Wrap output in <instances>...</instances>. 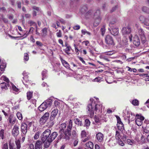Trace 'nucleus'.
<instances>
[{
  "label": "nucleus",
  "instance_id": "nucleus-1",
  "mask_svg": "<svg viewBox=\"0 0 149 149\" xmlns=\"http://www.w3.org/2000/svg\"><path fill=\"white\" fill-rule=\"evenodd\" d=\"M72 122L70 120L69 122V124L67 126V128L65 131V129L66 127V125L65 123L61 124L59 127L60 134V136L61 138L69 140L70 139L71 134V130L72 128Z\"/></svg>",
  "mask_w": 149,
  "mask_h": 149
},
{
  "label": "nucleus",
  "instance_id": "nucleus-2",
  "mask_svg": "<svg viewBox=\"0 0 149 149\" xmlns=\"http://www.w3.org/2000/svg\"><path fill=\"white\" fill-rule=\"evenodd\" d=\"M96 101L93 100L91 103H89L87 106L88 112L92 117L94 115V110L96 111L97 110L100 111L102 110V106L98 101V99L96 98Z\"/></svg>",
  "mask_w": 149,
  "mask_h": 149
},
{
  "label": "nucleus",
  "instance_id": "nucleus-3",
  "mask_svg": "<svg viewBox=\"0 0 149 149\" xmlns=\"http://www.w3.org/2000/svg\"><path fill=\"white\" fill-rule=\"evenodd\" d=\"M57 135L58 134L56 132H54L51 133V131L49 129H47L42 133L41 137V140L43 143H44L46 140L49 142H52Z\"/></svg>",
  "mask_w": 149,
  "mask_h": 149
},
{
  "label": "nucleus",
  "instance_id": "nucleus-4",
  "mask_svg": "<svg viewBox=\"0 0 149 149\" xmlns=\"http://www.w3.org/2000/svg\"><path fill=\"white\" fill-rule=\"evenodd\" d=\"M137 33L141 38L142 42L143 43H145L146 41V39L144 35V31L143 29L141 28L139 29V30H138Z\"/></svg>",
  "mask_w": 149,
  "mask_h": 149
},
{
  "label": "nucleus",
  "instance_id": "nucleus-5",
  "mask_svg": "<svg viewBox=\"0 0 149 149\" xmlns=\"http://www.w3.org/2000/svg\"><path fill=\"white\" fill-rule=\"evenodd\" d=\"M135 122L138 126H141L143 123V121L144 120V118L139 115L137 114L135 116Z\"/></svg>",
  "mask_w": 149,
  "mask_h": 149
},
{
  "label": "nucleus",
  "instance_id": "nucleus-6",
  "mask_svg": "<svg viewBox=\"0 0 149 149\" xmlns=\"http://www.w3.org/2000/svg\"><path fill=\"white\" fill-rule=\"evenodd\" d=\"M105 42L109 46H113L115 45L112 38L109 35H107L105 38Z\"/></svg>",
  "mask_w": 149,
  "mask_h": 149
},
{
  "label": "nucleus",
  "instance_id": "nucleus-7",
  "mask_svg": "<svg viewBox=\"0 0 149 149\" xmlns=\"http://www.w3.org/2000/svg\"><path fill=\"white\" fill-rule=\"evenodd\" d=\"M117 119V126L119 130L123 131L124 130V127L123 124L121 121L120 118L118 116H116Z\"/></svg>",
  "mask_w": 149,
  "mask_h": 149
},
{
  "label": "nucleus",
  "instance_id": "nucleus-8",
  "mask_svg": "<svg viewBox=\"0 0 149 149\" xmlns=\"http://www.w3.org/2000/svg\"><path fill=\"white\" fill-rule=\"evenodd\" d=\"M49 116L48 112H46L41 117L40 120V123L41 125L44 124L48 120Z\"/></svg>",
  "mask_w": 149,
  "mask_h": 149
},
{
  "label": "nucleus",
  "instance_id": "nucleus-9",
  "mask_svg": "<svg viewBox=\"0 0 149 149\" xmlns=\"http://www.w3.org/2000/svg\"><path fill=\"white\" fill-rule=\"evenodd\" d=\"M131 31V28L129 26H127L123 28L121 32L125 36L129 35Z\"/></svg>",
  "mask_w": 149,
  "mask_h": 149
},
{
  "label": "nucleus",
  "instance_id": "nucleus-10",
  "mask_svg": "<svg viewBox=\"0 0 149 149\" xmlns=\"http://www.w3.org/2000/svg\"><path fill=\"white\" fill-rule=\"evenodd\" d=\"M19 134V127L16 125H15L12 130V134L15 137H16Z\"/></svg>",
  "mask_w": 149,
  "mask_h": 149
},
{
  "label": "nucleus",
  "instance_id": "nucleus-11",
  "mask_svg": "<svg viewBox=\"0 0 149 149\" xmlns=\"http://www.w3.org/2000/svg\"><path fill=\"white\" fill-rule=\"evenodd\" d=\"M111 29L109 28V30L110 31L111 33L113 36H115L117 35L118 33V29L115 25H114L112 26V28H110Z\"/></svg>",
  "mask_w": 149,
  "mask_h": 149
},
{
  "label": "nucleus",
  "instance_id": "nucleus-12",
  "mask_svg": "<svg viewBox=\"0 0 149 149\" xmlns=\"http://www.w3.org/2000/svg\"><path fill=\"white\" fill-rule=\"evenodd\" d=\"M104 135L101 132L97 133L95 136V138L99 142H102L104 140Z\"/></svg>",
  "mask_w": 149,
  "mask_h": 149
},
{
  "label": "nucleus",
  "instance_id": "nucleus-13",
  "mask_svg": "<svg viewBox=\"0 0 149 149\" xmlns=\"http://www.w3.org/2000/svg\"><path fill=\"white\" fill-rule=\"evenodd\" d=\"M27 125L25 123H22L21 124V128L22 134H26L27 132Z\"/></svg>",
  "mask_w": 149,
  "mask_h": 149
},
{
  "label": "nucleus",
  "instance_id": "nucleus-14",
  "mask_svg": "<svg viewBox=\"0 0 149 149\" xmlns=\"http://www.w3.org/2000/svg\"><path fill=\"white\" fill-rule=\"evenodd\" d=\"M1 88L3 91H5L8 89L10 86L9 83L2 82L0 84Z\"/></svg>",
  "mask_w": 149,
  "mask_h": 149
},
{
  "label": "nucleus",
  "instance_id": "nucleus-15",
  "mask_svg": "<svg viewBox=\"0 0 149 149\" xmlns=\"http://www.w3.org/2000/svg\"><path fill=\"white\" fill-rule=\"evenodd\" d=\"M58 110L57 109H54L51 112L50 117L51 120H53L55 118L58 113Z\"/></svg>",
  "mask_w": 149,
  "mask_h": 149
},
{
  "label": "nucleus",
  "instance_id": "nucleus-16",
  "mask_svg": "<svg viewBox=\"0 0 149 149\" xmlns=\"http://www.w3.org/2000/svg\"><path fill=\"white\" fill-rule=\"evenodd\" d=\"M42 141L38 140L36 141L35 143V149H41L42 146Z\"/></svg>",
  "mask_w": 149,
  "mask_h": 149
},
{
  "label": "nucleus",
  "instance_id": "nucleus-17",
  "mask_svg": "<svg viewBox=\"0 0 149 149\" xmlns=\"http://www.w3.org/2000/svg\"><path fill=\"white\" fill-rule=\"evenodd\" d=\"M48 107L47 103L45 102H43L38 107V109L41 111L45 110Z\"/></svg>",
  "mask_w": 149,
  "mask_h": 149
},
{
  "label": "nucleus",
  "instance_id": "nucleus-18",
  "mask_svg": "<svg viewBox=\"0 0 149 149\" xmlns=\"http://www.w3.org/2000/svg\"><path fill=\"white\" fill-rule=\"evenodd\" d=\"M116 141L114 137H112L108 141L109 145L111 146H114L116 143Z\"/></svg>",
  "mask_w": 149,
  "mask_h": 149
},
{
  "label": "nucleus",
  "instance_id": "nucleus-19",
  "mask_svg": "<svg viewBox=\"0 0 149 149\" xmlns=\"http://www.w3.org/2000/svg\"><path fill=\"white\" fill-rule=\"evenodd\" d=\"M60 60L63 65L66 68L70 69V65L67 62L63 60L61 57H60Z\"/></svg>",
  "mask_w": 149,
  "mask_h": 149
},
{
  "label": "nucleus",
  "instance_id": "nucleus-20",
  "mask_svg": "<svg viewBox=\"0 0 149 149\" xmlns=\"http://www.w3.org/2000/svg\"><path fill=\"white\" fill-rule=\"evenodd\" d=\"M128 41L126 38H124V39L120 42L121 47H125L128 46Z\"/></svg>",
  "mask_w": 149,
  "mask_h": 149
},
{
  "label": "nucleus",
  "instance_id": "nucleus-21",
  "mask_svg": "<svg viewBox=\"0 0 149 149\" xmlns=\"http://www.w3.org/2000/svg\"><path fill=\"white\" fill-rule=\"evenodd\" d=\"M94 25L95 26H97L100 23L101 20V17H97V18L94 17Z\"/></svg>",
  "mask_w": 149,
  "mask_h": 149
},
{
  "label": "nucleus",
  "instance_id": "nucleus-22",
  "mask_svg": "<svg viewBox=\"0 0 149 149\" xmlns=\"http://www.w3.org/2000/svg\"><path fill=\"white\" fill-rule=\"evenodd\" d=\"M3 107H5L2 110V112L4 113L5 116L8 115V113L10 111L9 108L8 107H6L5 105L3 106Z\"/></svg>",
  "mask_w": 149,
  "mask_h": 149
},
{
  "label": "nucleus",
  "instance_id": "nucleus-23",
  "mask_svg": "<svg viewBox=\"0 0 149 149\" xmlns=\"http://www.w3.org/2000/svg\"><path fill=\"white\" fill-rule=\"evenodd\" d=\"M65 46L66 47V48L64 49V51L66 53L68 54L69 53V52L72 49L71 47L67 43H65Z\"/></svg>",
  "mask_w": 149,
  "mask_h": 149
},
{
  "label": "nucleus",
  "instance_id": "nucleus-24",
  "mask_svg": "<svg viewBox=\"0 0 149 149\" xmlns=\"http://www.w3.org/2000/svg\"><path fill=\"white\" fill-rule=\"evenodd\" d=\"M115 138L117 140H120L122 138L120 132L118 130H116V132Z\"/></svg>",
  "mask_w": 149,
  "mask_h": 149
},
{
  "label": "nucleus",
  "instance_id": "nucleus-25",
  "mask_svg": "<svg viewBox=\"0 0 149 149\" xmlns=\"http://www.w3.org/2000/svg\"><path fill=\"white\" fill-rule=\"evenodd\" d=\"M15 143L17 149H20L21 148V141L19 139L16 140L15 141Z\"/></svg>",
  "mask_w": 149,
  "mask_h": 149
},
{
  "label": "nucleus",
  "instance_id": "nucleus-26",
  "mask_svg": "<svg viewBox=\"0 0 149 149\" xmlns=\"http://www.w3.org/2000/svg\"><path fill=\"white\" fill-rule=\"evenodd\" d=\"M86 146L91 149H93V144L91 141H88L86 144Z\"/></svg>",
  "mask_w": 149,
  "mask_h": 149
},
{
  "label": "nucleus",
  "instance_id": "nucleus-27",
  "mask_svg": "<svg viewBox=\"0 0 149 149\" xmlns=\"http://www.w3.org/2000/svg\"><path fill=\"white\" fill-rule=\"evenodd\" d=\"M9 149H17L15 144L10 141L9 143Z\"/></svg>",
  "mask_w": 149,
  "mask_h": 149
},
{
  "label": "nucleus",
  "instance_id": "nucleus-28",
  "mask_svg": "<svg viewBox=\"0 0 149 149\" xmlns=\"http://www.w3.org/2000/svg\"><path fill=\"white\" fill-rule=\"evenodd\" d=\"M77 136V134L76 130H73L72 132V135H71L70 137H71V138L72 139H74L76 138Z\"/></svg>",
  "mask_w": 149,
  "mask_h": 149
},
{
  "label": "nucleus",
  "instance_id": "nucleus-29",
  "mask_svg": "<svg viewBox=\"0 0 149 149\" xmlns=\"http://www.w3.org/2000/svg\"><path fill=\"white\" fill-rule=\"evenodd\" d=\"M0 79L1 80H3L4 81H6V83H10V81L5 76H2L1 77Z\"/></svg>",
  "mask_w": 149,
  "mask_h": 149
},
{
  "label": "nucleus",
  "instance_id": "nucleus-30",
  "mask_svg": "<svg viewBox=\"0 0 149 149\" xmlns=\"http://www.w3.org/2000/svg\"><path fill=\"white\" fill-rule=\"evenodd\" d=\"M133 43L136 46H138L140 44L139 40L138 38L136 39L133 41Z\"/></svg>",
  "mask_w": 149,
  "mask_h": 149
},
{
  "label": "nucleus",
  "instance_id": "nucleus-31",
  "mask_svg": "<svg viewBox=\"0 0 149 149\" xmlns=\"http://www.w3.org/2000/svg\"><path fill=\"white\" fill-rule=\"evenodd\" d=\"M52 141H48L47 140H46V141L44 142V147L45 148H49L50 145L51 143L52 142Z\"/></svg>",
  "mask_w": 149,
  "mask_h": 149
},
{
  "label": "nucleus",
  "instance_id": "nucleus-32",
  "mask_svg": "<svg viewBox=\"0 0 149 149\" xmlns=\"http://www.w3.org/2000/svg\"><path fill=\"white\" fill-rule=\"evenodd\" d=\"M128 119L130 121H133L134 120V119L135 118V116L134 115L133 113H131L129 116H127Z\"/></svg>",
  "mask_w": 149,
  "mask_h": 149
},
{
  "label": "nucleus",
  "instance_id": "nucleus-33",
  "mask_svg": "<svg viewBox=\"0 0 149 149\" xmlns=\"http://www.w3.org/2000/svg\"><path fill=\"white\" fill-rule=\"evenodd\" d=\"M6 67V64L5 63L2 62L0 66V68L1 71L4 70V69Z\"/></svg>",
  "mask_w": 149,
  "mask_h": 149
},
{
  "label": "nucleus",
  "instance_id": "nucleus-34",
  "mask_svg": "<svg viewBox=\"0 0 149 149\" xmlns=\"http://www.w3.org/2000/svg\"><path fill=\"white\" fill-rule=\"evenodd\" d=\"M100 11L99 10H97L96 12L94 14V17L95 18H97V17H101L100 16Z\"/></svg>",
  "mask_w": 149,
  "mask_h": 149
},
{
  "label": "nucleus",
  "instance_id": "nucleus-35",
  "mask_svg": "<svg viewBox=\"0 0 149 149\" xmlns=\"http://www.w3.org/2000/svg\"><path fill=\"white\" fill-rule=\"evenodd\" d=\"M131 103L134 106H137L139 104V102L137 99H135L133 100Z\"/></svg>",
  "mask_w": 149,
  "mask_h": 149
},
{
  "label": "nucleus",
  "instance_id": "nucleus-36",
  "mask_svg": "<svg viewBox=\"0 0 149 149\" xmlns=\"http://www.w3.org/2000/svg\"><path fill=\"white\" fill-rule=\"evenodd\" d=\"M4 130L3 129H1L0 131V137L3 140L5 138Z\"/></svg>",
  "mask_w": 149,
  "mask_h": 149
},
{
  "label": "nucleus",
  "instance_id": "nucleus-37",
  "mask_svg": "<svg viewBox=\"0 0 149 149\" xmlns=\"http://www.w3.org/2000/svg\"><path fill=\"white\" fill-rule=\"evenodd\" d=\"M142 11L146 13H149V8L146 6H143L142 8Z\"/></svg>",
  "mask_w": 149,
  "mask_h": 149
},
{
  "label": "nucleus",
  "instance_id": "nucleus-38",
  "mask_svg": "<svg viewBox=\"0 0 149 149\" xmlns=\"http://www.w3.org/2000/svg\"><path fill=\"white\" fill-rule=\"evenodd\" d=\"M33 92L29 91L27 93V97L28 100H30L32 96Z\"/></svg>",
  "mask_w": 149,
  "mask_h": 149
},
{
  "label": "nucleus",
  "instance_id": "nucleus-39",
  "mask_svg": "<svg viewBox=\"0 0 149 149\" xmlns=\"http://www.w3.org/2000/svg\"><path fill=\"white\" fill-rule=\"evenodd\" d=\"M47 72L46 70H43L42 72V79L43 80L44 79L46 78L47 75Z\"/></svg>",
  "mask_w": 149,
  "mask_h": 149
},
{
  "label": "nucleus",
  "instance_id": "nucleus-40",
  "mask_svg": "<svg viewBox=\"0 0 149 149\" xmlns=\"http://www.w3.org/2000/svg\"><path fill=\"white\" fill-rule=\"evenodd\" d=\"M86 133L84 130H82L81 131V138H84L85 137H86Z\"/></svg>",
  "mask_w": 149,
  "mask_h": 149
},
{
  "label": "nucleus",
  "instance_id": "nucleus-41",
  "mask_svg": "<svg viewBox=\"0 0 149 149\" xmlns=\"http://www.w3.org/2000/svg\"><path fill=\"white\" fill-rule=\"evenodd\" d=\"M75 123L77 125H81L82 124V123L79 119L76 118L74 119Z\"/></svg>",
  "mask_w": 149,
  "mask_h": 149
},
{
  "label": "nucleus",
  "instance_id": "nucleus-42",
  "mask_svg": "<svg viewBox=\"0 0 149 149\" xmlns=\"http://www.w3.org/2000/svg\"><path fill=\"white\" fill-rule=\"evenodd\" d=\"M42 36L43 37L47 35V29L46 28H44L42 30Z\"/></svg>",
  "mask_w": 149,
  "mask_h": 149
},
{
  "label": "nucleus",
  "instance_id": "nucleus-43",
  "mask_svg": "<svg viewBox=\"0 0 149 149\" xmlns=\"http://www.w3.org/2000/svg\"><path fill=\"white\" fill-rule=\"evenodd\" d=\"M87 10V8L86 6H83L81 8V12L82 13H85Z\"/></svg>",
  "mask_w": 149,
  "mask_h": 149
},
{
  "label": "nucleus",
  "instance_id": "nucleus-44",
  "mask_svg": "<svg viewBox=\"0 0 149 149\" xmlns=\"http://www.w3.org/2000/svg\"><path fill=\"white\" fill-rule=\"evenodd\" d=\"M143 24L146 26H149V16L146 18Z\"/></svg>",
  "mask_w": 149,
  "mask_h": 149
},
{
  "label": "nucleus",
  "instance_id": "nucleus-45",
  "mask_svg": "<svg viewBox=\"0 0 149 149\" xmlns=\"http://www.w3.org/2000/svg\"><path fill=\"white\" fill-rule=\"evenodd\" d=\"M146 18L143 16H141L139 18V20L141 23H143Z\"/></svg>",
  "mask_w": 149,
  "mask_h": 149
},
{
  "label": "nucleus",
  "instance_id": "nucleus-46",
  "mask_svg": "<svg viewBox=\"0 0 149 149\" xmlns=\"http://www.w3.org/2000/svg\"><path fill=\"white\" fill-rule=\"evenodd\" d=\"M47 103V106H50L52 104V100L51 99H49L45 102Z\"/></svg>",
  "mask_w": 149,
  "mask_h": 149
},
{
  "label": "nucleus",
  "instance_id": "nucleus-47",
  "mask_svg": "<svg viewBox=\"0 0 149 149\" xmlns=\"http://www.w3.org/2000/svg\"><path fill=\"white\" fill-rule=\"evenodd\" d=\"M10 84H11L12 86V89L13 90L16 92H18L19 91V89L18 88H17L15 85L13 84L11 82H10Z\"/></svg>",
  "mask_w": 149,
  "mask_h": 149
},
{
  "label": "nucleus",
  "instance_id": "nucleus-48",
  "mask_svg": "<svg viewBox=\"0 0 149 149\" xmlns=\"http://www.w3.org/2000/svg\"><path fill=\"white\" fill-rule=\"evenodd\" d=\"M40 133V132H36L34 136V139L36 140L38 139L39 137Z\"/></svg>",
  "mask_w": 149,
  "mask_h": 149
},
{
  "label": "nucleus",
  "instance_id": "nucleus-49",
  "mask_svg": "<svg viewBox=\"0 0 149 149\" xmlns=\"http://www.w3.org/2000/svg\"><path fill=\"white\" fill-rule=\"evenodd\" d=\"M17 116L19 120H22V115L21 113L20 112H18L17 114Z\"/></svg>",
  "mask_w": 149,
  "mask_h": 149
},
{
  "label": "nucleus",
  "instance_id": "nucleus-50",
  "mask_svg": "<svg viewBox=\"0 0 149 149\" xmlns=\"http://www.w3.org/2000/svg\"><path fill=\"white\" fill-rule=\"evenodd\" d=\"M90 122L88 119H86L85 121V126L88 127L90 125Z\"/></svg>",
  "mask_w": 149,
  "mask_h": 149
},
{
  "label": "nucleus",
  "instance_id": "nucleus-51",
  "mask_svg": "<svg viewBox=\"0 0 149 149\" xmlns=\"http://www.w3.org/2000/svg\"><path fill=\"white\" fill-rule=\"evenodd\" d=\"M127 142L129 144L131 145L134 143V140H131L130 139H127Z\"/></svg>",
  "mask_w": 149,
  "mask_h": 149
},
{
  "label": "nucleus",
  "instance_id": "nucleus-52",
  "mask_svg": "<svg viewBox=\"0 0 149 149\" xmlns=\"http://www.w3.org/2000/svg\"><path fill=\"white\" fill-rule=\"evenodd\" d=\"M22 74L24 76V77H23V78L24 80V79L25 78H28V73L24 71L23 72Z\"/></svg>",
  "mask_w": 149,
  "mask_h": 149
},
{
  "label": "nucleus",
  "instance_id": "nucleus-53",
  "mask_svg": "<svg viewBox=\"0 0 149 149\" xmlns=\"http://www.w3.org/2000/svg\"><path fill=\"white\" fill-rule=\"evenodd\" d=\"M29 59V56L27 53H25L24 56V59L25 61H28Z\"/></svg>",
  "mask_w": 149,
  "mask_h": 149
},
{
  "label": "nucleus",
  "instance_id": "nucleus-54",
  "mask_svg": "<svg viewBox=\"0 0 149 149\" xmlns=\"http://www.w3.org/2000/svg\"><path fill=\"white\" fill-rule=\"evenodd\" d=\"M101 31L102 32V35L104 36L105 31V27L104 26H103L101 28Z\"/></svg>",
  "mask_w": 149,
  "mask_h": 149
},
{
  "label": "nucleus",
  "instance_id": "nucleus-55",
  "mask_svg": "<svg viewBox=\"0 0 149 149\" xmlns=\"http://www.w3.org/2000/svg\"><path fill=\"white\" fill-rule=\"evenodd\" d=\"M2 149H8V144L7 143L4 144L2 147Z\"/></svg>",
  "mask_w": 149,
  "mask_h": 149
},
{
  "label": "nucleus",
  "instance_id": "nucleus-56",
  "mask_svg": "<svg viewBox=\"0 0 149 149\" xmlns=\"http://www.w3.org/2000/svg\"><path fill=\"white\" fill-rule=\"evenodd\" d=\"M56 35L58 37H61L62 36V33L61 31L59 30V31L56 33Z\"/></svg>",
  "mask_w": 149,
  "mask_h": 149
},
{
  "label": "nucleus",
  "instance_id": "nucleus-57",
  "mask_svg": "<svg viewBox=\"0 0 149 149\" xmlns=\"http://www.w3.org/2000/svg\"><path fill=\"white\" fill-rule=\"evenodd\" d=\"M101 80V78L100 77H98L95 78L93 80L95 82H100Z\"/></svg>",
  "mask_w": 149,
  "mask_h": 149
},
{
  "label": "nucleus",
  "instance_id": "nucleus-58",
  "mask_svg": "<svg viewBox=\"0 0 149 149\" xmlns=\"http://www.w3.org/2000/svg\"><path fill=\"white\" fill-rule=\"evenodd\" d=\"M59 103L57 100H56L54 101V105L55 107H57L59 105Z\"/></svg>",
  "mask_w": 149,
  "mask_h": 149
},
{
  "label": "nucleus",
  "instance_id": "nucleus-59",
  "mask_svg": "<svg viewBox=\"0 0 149 149\" xmlns=\"http://www.w3.org/2000/svg\"><path fill=\"white\" fill-rule=\"evenodd\" d=\"M27 78H25L24 80L23 79V80H22V82H23V83L25 85L26 87L27 88L28 87V85H27V84H24V81H25L26 82H27V83L29 81V80L27 79Z\"/></svg>",
  "mask_w": 149,
  "mask_h": 149
},
{
  "label": "nucleus",
  "instance_id": "nucleus-60",
  "mask_svg": "<svg viewBox=\"0 0 149 149\" xmlns=\"http://www.w3.org/2000/svg\"><path fill=\"white\" fill-rule=\"evenodd\" d=\"M73 28L74 30H78L80 29V26L79 25H76L74 26Z\"/></svg>",
  "mask_w": 149,
  "mask_h": 149
},
{
  "label": "nucleus",
  "instance_id": "nucleus-61",
  "mask_svg": "<svg viewBox=\"0 0 149 149\" xmlns=\"http://www.w3.org/2000/svg\"><path fill=\"white\" fill-rule=\"evenodd\" d=\"M119 144L121 145L122 146H123L124 145V143L121 140V139L120 140H117Z\"/></svg>",
  "mask_w": 149,
  "mask_h": 149
},
{
  "label": "nucleus",
  "instance_id": "nucleus-62",
  "mask_svg": "<svg viewBox=\"0 0 149 149\" xmlns=\"http://www.w3.org/2000/svg\"><path fill=\"white\" fill-rule=\"evenodd\" d=\"M95 122L97 124H100V121L98 118H95Z\"/></svg>",
  "mask_w": 149,
  "mask_h": 149
},
{
  "label": "nucleus",
  "instance_id": "nucleus-63",
  "mask_svg": "<svg viewBox=\"0 0 149 149\" xmlns=\"http://www.w3.org/2000/svg\"><path fill=\"white\" fill-rule=\"evenodd\" d=\"M29 148L30 149H35L33 143H31L29 145Z\"/></svg>",
  "mask_w": 149,
  "mask_h": 149
},
{
  "label": "nucleus",
  "instance_id": "nucleus-64",
  "mask_svg": "<svg viewBox=\"0 0 149 149\" xmlns=\"http://www.w3.org/2000/svg\"><path fill=\"white\" fill-rule=\"evenodd\" d=\"M17 4L19 8H21V3L20 1H17Z\"/></svg>",
  "mask_w": 149,
  "mask_h": 149
}]
</instances>
